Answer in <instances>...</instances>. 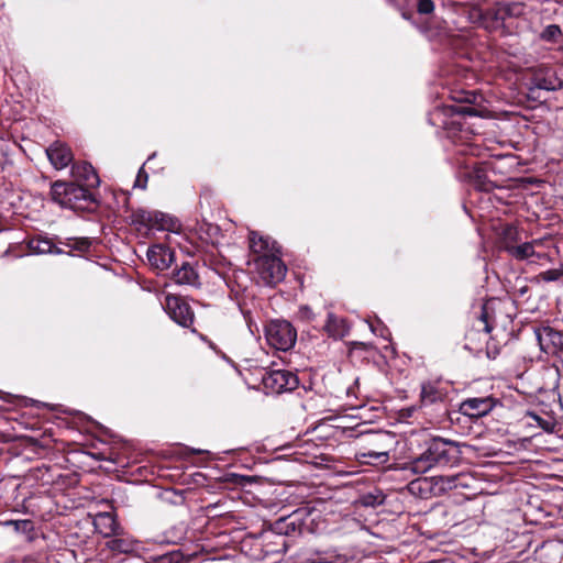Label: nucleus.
<instances>
[{
	"label": "nucleus",
	"instance_id": "nucleus-1",
	"mask_svg": "<svg viewBox=\"0 0 563 563\" xmlns=\"http://www.w3.org/2000/svg\"><path fill=\"white\" fill-rule=\"evenodd\" d=\"M461 451L454 441L433 438L427 443L426 450L409 463L413 474H424L433 467L453 466L459 463Z\"/></svg>",
	"mask_w": 563,
	"mask_h": 563
},
{
	"label": "nucleus",
	"instance_id": "nucleus-2",
	"mask_svg": "<svg viewBox=\"0 0 563 563\" xmlns=\"http://www.w3.org/2000/svg\"><path fill=\"white\" fill-rule=\"evenodd\" d=\"M51 196L53 201L60 207L73 210H88L95 203L92 192L75 181L57 180L53 183Z\"/></svg>",
	"mask_w": 563,
	"mask_h": 563
},
{
	"label": "nucleus",
	"instance_id": "nucleus-3",
	"mask_svg": "<svg viewBox=\"0 0 563 563\" xmlns=\"http://www.w3.org/2000/svg\"><path fill=\"white\" fill-rule=\"evenodd\" d=\"M265 335L268 344L276 350L288 351L297 339L296 330L285 320H273L265 329Z\"/></svg>",
	"mask_w": 563,
	"mask_h": 563
},
{
	"label": "nucleus",
	"instance_id": "nucleus-4",
	"mask_svg": "<svg viewBox=\"0 0 563 563\" xmlns=\"http://www.w3.org/2000/svg\"><path fill=\"white\" fill-rule=\"evenodd\" d=\"M253 265L265 285H275L286 276L287 267L280 260L279 253L255 257Z\"/></svg>",
	"mask_w": 563,
	"mask_h": 563
},
{
	"label": "nucleus",
	"instance_id": "nucleus-5",
	"mask_svg": "<svg viewBox=\"0 0 563 563\" xmlns=\"http://www.w3.org/2000/svg\"><path fill=\"white\" fill-rule=\"evenodd\" d=\"M264 388L272 394H280L294 390L298 384L296 374L288 369H271L262 378Z\"/></svg>",
	"mask_w": 563,
	"mask_h": 563
},
{
	"label": "nucleus",
	"instance_id": "nucleus-6",
	"mask_svg": "<svg viewBox=\"0 0 563 563\" xmlns=\"http://www.w3.org/2000/svg\"><path fill=\"white\" fill-rule=\"evenodd\" d=\"M131 220L133 224H139L147 230H170L172 219L156 210L137 209L132 212Z\"/></svg>",
	"mask_w": 563,
	"mask_h": 563
},
{
	"label": "nucleus",
	"instance_id": "nucleus-7",
	"mask_svg": "<svg viewBox=\"0 0 563 563\" xmlns=\"http://www.w3.org/2000/svg\"><path fill=\"white\" fill-rule=\"evenodd\" d=\"M534 335L542 352L554 355L563 351V332L542 325L534 329Z\"/></svg>",
	"mask_w": 563,
	"mask_h": 563
},
{
	"label": "nucleus",
	"instance_id": "nucleus-8",
	"mask_svg": "<svg viewBox=\"0 0 563 563\" xmlns=\"http://www.w3.org/2000/svg\"><path fill=\"white\" fill-rule=\"evenodd\" d=\"M165 309L169 317L179 325L188 328L194 323V312L190 306L180 297L167 296Z\"/></svg>",
	"mask_w": 563,
	"mask_h": 563
},
{
	"label": "nucleus",
	"instance_id": "nucleus-9",
	"mask_svg": "<svg viewBox=\"0 0 563 563\" xmlns=\"http://www.w3.org/2000/svg\"><path fill=\"white\" fill-rule=\"evenodd\" d=\"M496 406V399L487 397L467 398L460 405V412L470 418H481L489 413Z\"/></svg>",
	"mask_w": 563,
	"mask_h": 563
},
{
	"label": "nucleus",
	"instance_id": "nucleus-10",
	"mask_svg": "<svg viewBox=\"0 0 563 563\" xmlns=\"http://www.w3.org/2000/svg\"><path fill=\"white\" fill-rule=\"evenodd\" d=\"M91 246V241L88 238H56L53 240L52 252L49 254H68L71 255L73 251L86 253Z\"/></svg>",
	"mask_w": 563,
	"mask_h": 563
},
{
	"label": "nucleus",
	"instance_id": "nucleus-11",
	"mask_svg": "<svg viewBox=\"0 0 563 563\" xmlns=\"http://www.w3.org/2000/svg\"><path fill=\"white\" fill-rule=\"evenodd\" d=\"M471 477L465 473H459L453 475L433 476L431 482L435 494H444L449 490L456 488H466L470 486Z\"/></svg>",
	"mask_w": 563,
	"mask_h": 563
},
{
	"label": "nucleus",
	"instance_id": "nucleus-12",
	"mask_svg": "<svg viewBox=\"0 0 563 563\" xmlns=\"http://www.w3.org/2000/svg\"><path fill=\"white\" fill-rule=\"evenodd\" d=\"M73 181L87 187L89 190L99 185V177L90 163L80 162L71 166Z\"/></svg>",
	"mask_w": 563,
	"mask_h": 563
},
{
	"label": "nucleus",
	"instance_id": "nucleus-13",
	"mask_svg": "<svg viewBox=\"0 0 563 563\" xmlns=\"http://www.w3.org/2000/svg\"><path fill=\"white\" fill-rule=\"evenodd\" d=\"M250 250L252 253V261L255 257L269 256L275 253H279L276 242L267 236H263L260 233L252 231L249 235Z\"/></svg>",
	"mask_w": 563,
	"mask_h": 563
},
{
	"label": "nucleus",
	"instance_id": "nucleus-14",
	"mask_svg": "<svg viewBox=\"0 0 563 563\" xmlns=\"http://www.w3.org/2000/svg\"><path fill=\"white\" fill-rule=\"evenodd\" d=\"M46 155L56 169L67 167L74 158L70 148L59 141L54 142L46 148Z\"/></svg>",
	"mask_w": 563,
	"mask_h": 563
},
{
	"label": "nucleus",
	"instance_id": "nucleus-15",
	"mask_svg": "<svg viewBox=\"0 0 563 563\" xmlns=\"http://www.w3.org/2000/svg\"><path fill=\"white\" fill-rule=\"evenodd\" d=\"M146 255L150 264L161 271L167 269L174 261V252L162 244L148 247Z\"/></svg>",
	"mask_w": 563,
	"mask_h": 563
},
{
	"label": "nucleus",
	"instance_id": "nucleus-16",
	"mask_svg": "<svg viewBox=\"0 0 563 563\" xmlns=\"http://www.w3.org/2000/svg\"><path fill=\"white\" fill-rule=\"evenodd\" d=\"M474 109L470 106H444L443 108H437L430 117V121L433 125H442L446 128L449 122L441 120V117H455V115H472Z\"/></svg>",
	"mask_w": 563,
	"mask_h": 563
},
{
	"label": "nucleus",
	"instance_id": "nucleus-17",
	"mask_svg": "<svg viewBox=\"0 0 563 563\" xmlns=\"http://www.w3.org/2000/svg\"><path fill=\"white\" fill-rule=\"evenodd\" d=\"M323 330L329 338L340 340L349 334L350 325L344 318H340L333 312H329Z\"/></svg>",
	"mask_w": 563,
	"mask_h": 563
},
{
	"label": "nucleus",
	"instance_id": "nucleus-18",
	"mask_svg": "<svg viewBox=\"0 0 563 563\" xmlns=\"http://www.w3.org/2000/svg\"><path fill=\"white\" fill-rule=\"evenodd\" d=\"M347 555L340 553L335 549L318 551L309 558H306L301 563H346Z\"/></svg>",
	"mask_w": 563,
	"mask_h": 563
},
{
	"label": "nucleus",
	"instance_id": "nucleus-19",
	"mask_svg": "<svg viewBox=\"0 0 563 563\" xmlns=\"http://www.w3.org/2000/svg\"><path fill=\"white\" fill-rule=\"evenodd\" d=\"M446 398V391L440 387L437 382L423 383L421 386V400L423 405H430L443 401Z\"/></svg>",
	"mask_w": 563,
	"mask_h": 563
},
{
	"label": "nucleus",
	"instance_id": "nucleus-20",
	"mask_svg": "<svg viewBox=\"0 0 563 563\" xmlns=\"http://www.w3.org/2000/svg\"><path fill=\"white\" fill-rule=\"evenodd\" d=\"M475 14L486 29L497 27L505 21L499 3L495 8L485 11L476 9Z\"/></svg>",
	"mask_w": 563,
	"mask_h": 563
},
{
	"label": "nucleus",
	"instance_id": "nucleus-21",
	"mask_svg": "<svg viewBox=\"0 0 563 563\" xmlns=\"http://www.w3.org/2000/svg\"><path fill=\"white\" fill-rule=\"evenodd\" d=\"M173 279L178 285L199 286V276L189 263H184L180 268L175 271Z\"/></svg>",
	"mask_w": 563,
	"mask_h": 563
},
{
	"label": "nucleus",
	"instance_id": "nucleus-22",
	"mask_svg": "<svg viewBox=\"0 0 563 563\" xmlns=\"http://www.w3.org/2000/svg\"><path fill=\"white\" fill-rule=\"evenodd\" d=\"M95 527L104 537L115 534L119 526L114 516L110 512L98 514L95 518Z\"/></svg>",
	"mask_w": 563,
	"mask_h": 563
},
{
	"label": "nucleus",
	"instance_id": "nucleus-23",
	"mask_svg": "<svg viewBox=\"0 0 563 563\" xmlns=\"http://www.w3.org/2000/svg\"><path fill=\"white\" fill-rule=\"evenodd\" d=\"M537 241L533 242H525L522 244H507L506 245V252L512 256L515 260L518 261H525L530 257L537 256L540 258V255L536 253L534 251V244Z\"/></svg>",
	"mask_w": 563,
	"mask_h": 563
},
{
	"label": "nucleus",
	"instance_id": "nucleus-24",
	"mask_svg": "<svg viewBox=\"0 0 563 563\" xmlns=\"http://www.w3.org/2000/svg\"><path fill=\"white\" fill-rule=\"evenodd\" d=\"M465 168L471 169L470 172L466 173V175L479 190H489L490 186L486 181V175L482 168H478L476 166V162L470 159L466 161Z\"/></svg>",
	"mask_w": 563,
	"mask_h": 563
},
{
	"label": "nucleus",
	"instance_id": "nucleus-25",
	"mask_svg": "<svg viewBox=\"0 0 563 563\" xmlns=\"http://www.w3.org/2000/svg\"><path fill=\"white\" fill-rule=\"evenodd\" d=\"M357 459L371 465L385 464L389 461V452L387 450H366L357 453Z\"/></svg>",
	"mask_w": 563,
	"mask_h": 563
},
{
	"label": "nucleus",
	"instance_id": "nucleus-26",
	"mask_svg": "<svg viewBox=\"0 0 563 563\" xmlns=\"http://www.w3.org/2000/svg\"><path fill=\"white\" fill-rule=\"evenodd\" d=\"M30 251L34 254H49L52 252L53 239L51 238H34L27 243Z\"/></svg>",
	"mask_w": 563,
	"mask_h": 563
},
{
	"label": "nucleus",
	"instance_id": "nucleus-27",
	"mask_svg": "<svg viewBox=\"0 0 563 563\" xmlns=\"http://www.w3.org/2000/svg\"><path fill=\"white\" fill-rule=\"evenodd\" d=\"M519 241L518 229L512 224H506L501 229L500 245L506 251L507 244H516Z\"/></svg>",
	"mask_w": 563,
	"mask_h": 563
},
{
	"label": "nucleus",
	"instance_id": "nucleus-28",
	"mask_svg": "<svg viewBox=\"0 0 563 563\" xmlns=\"http://www.w3.org/2000/svg\"><path fill=\"white\" fill-rule=\"evenodd\" d=\"M536 86L539 89H543V90H548V91H553V90H556V89L561 88L562 81L558 77H555L554 75H550V76H547V77H537L536 78Z\"/></svg>",
	"mask_w": 563,
	"mask_h": 563
},
{
	"label": "nucleus",
	"instance_id": "nucleus-29",
	"mask_svg": "<svg viewBox=\"0 0 563 563\" xmlns=\"http://www.w3.org/2000/svg\"><path fill=\"white\" fill-rule=\"evenodd\" d=\"M562 36V30L558 24H550L541 32L540 38L549 43H558Z\"/></svg>",
	"mask_w": 563,
	"mask_h": 563
},
{
	"label": "nucleus",
	"instance_id": "nucleus-30",
	"mask_svg": "<svg viewBox=\"0 0 563 563\" xmlns=\"http://www.w3.org/2000/svg\"><path fill=\"white\" fill-rule=\"evenodd\" d=\"M109 547L113 551H118L120 553H130L134 550L133 542L122 539V538H114L109 542Z\"/></svg>",
	"mask_w": 563,
	"mask_h": 563
},
{
	"label": "nucleus",
	"instance_id": "nucleus-31",
	"mask_svg": "<svg viewBox=\"0 0 563 563\" xmlns=\"http://www.w3.org/2000/svg\"><path fill=\"white\" fill-rule=\"evenodd\" d=\"M504 19L519 16L522 14L523 8L521 3H499Z\"/></svg>",
	"mask_w": 563,
	"mask_h": 563
},
{
	"label": "nucleus",
	"instance_id": "nucleus-32",
	"mask_svg": "<svg viewBox=\"0 0 563 563\" xmlns=\"http://www.w3.org/2000/svg\"><path fill=\"white\" fill-rule=\"evenodd\" d=\"M5 526H12L16 532H29L33 529L31 520H8L4 522Z\"/></svg>",
	"mask_w": 563,
	"mask_h": 563
},
{
	"label": "nucleus",
	"instance_id": "nucleus-33",
	"mask_svg": "<svg viewBox=\"0 0 563 563\" xmlns=\"http://www.w3.org/2000/svg\"><path fill=\"white\" fill-rule=\"evenodd\" d=\"M539 279L550 283L556 282L563 277V271L561 269H549L539 274Z\"/></svg>",
	"mask_w": 563,
	"mask_h": 563
},
{
	"label": "nucleus",
	"instance_id": "nucleus-34",
	"mask_svg": "<svg viewBox=\"0 0 563 563\" xmlns=\"http://www.w3.org/2000/svg\"><path fill=\"white\" fill-rule=\"evenodd\" d=\"M434 11V2L432 0H417V12L419 14H431Z\"/></svg>",
	"mask_w": 563,
	"mask_h": 563
},
{
	"label": "nucleus",
	"instance_id": "nucleus-35",
	"mask_svg": "<svg viewBox=\"0 0 563 563\" xmlns=\"http://www.w3.org/2000/svg\"><path fill=\"white\" fill-rule=\"evenodd\" d=\"M529 416L532 418V420H534L539 427H541L543 430L545 431H551L552 430V427H553V423L549 420H544L543 418H541L540 416H538L537 413H533V412H530Z\"/></svg>",
	"mask_w": 563,
	"mask_h": 563
},
{
	"label": "nucleus",
	"instance_id": "nucleus-36",
	"mask_svg": "<svg viewBox=\"0 0 563 563\" xmlns=\"http://www.w3.org/2000/svg\"><path fill=\"white\" fill-rule=\"evenodd\" d=\"M147 178H148L147 173L144 170L143 167H141L139 169L134 187H139V188H142V189H145L146 183H147Z\"/></svg>",
	"mask_w": 563,
	"mask_h": 563
},
{
	"label": "nucleus",
	"instance_id": "nucleus-37",
	"mask_svg": "<svg viewBox=\"0 0 563 563\" xmlns=\"http://www.w3.org/2000/svg\"><path fill=\"white\" fill-rule=\"evenodd\" d=\"M363 503H364V505H365V506H375V505H379V504H382V503H383V499H382V498H379V499L377 500V498H376V497H374L373 495H371V494H369V495L364 496V498H363Z\"/></svg>",
	"mask_w": 563,
	"mask_h": 563
},
{
	"label": "nucleus",
	"instance_id": "nucleus-38",
	"mask_svg": "<svg viewBox=\"0 0 563 563\" xmlns=\"http://www.w3.org/2000/svg\"><path fill=\"white\" fill-rule=\"evenodd\" d=\"M369 328L374 334L379 335L385 339H388L386 335L387 329H385L384 327H380V325L375 327L373 323H369Z\"/></svg>",
	"mask_w": 563,
	"mask_h": 563
},
{
	"label": "nucleus",
	"instance_id": "nucleus-39",
	"mask_svg": "<svg viewBox=\"0 0 563 563\" xmlns=\"http://www.w3.org/2000/svg\"><path fill=\"white\" fill-rule=\"evenodd\" d=\"M300 317L306 320H311L313 318V312L310 307L302 306L299 310Z\"/></svg>",
	"mask_w": 563,
	"mask_h": 563
},
{
	"label": "nucleus",
	"instance_id": "nucleus-40",
	"mask_svg": "<svg viewBox=\"0 0 563 563\" xmlns=\"http://www.w3.org/2000/svg\"><path fill=\"white\" fill-rule=\"evenodd\" d=\"M482 320L485 322V331L486 332H490L492 331V327L488 324L487 322V313L485 311H483L482 313Z\"/></svg>",
	"mask_w": 563,
	"mask_h": 563
},
{
	"label": "nucleus",
	"instance_id": "nucleus-41",
	"mask_svg": "<svg viewBox=\"0 0 563 563\" xmlns=\"http://www.w3.org/2000/svg\"><path fill=\"white\" fill-rule=\"evenodd\" d=\"M463 153H467V154L470 153V154L474 155V151H473V148H471V147H470V148L464 150V151H463Z\"/></svg>",
	"mask_w": 563,
	"mask_h": 563
},
{
	"label": "nucleus",
	"instance_id": "nucleus-42",
	"mask_svg": "<svg viewBox=\"0 0 563 563\" xmlns=\"http://www.w3.org/2000/svg\"><path fill=\"white\" fill-rule=\"evenodd\" d=\"M192 452L196 454L205 453V451L200 449H194Z\"/></svg>",
	"mask_w": 563,
	"mask_h": 563
}]
</instances>
